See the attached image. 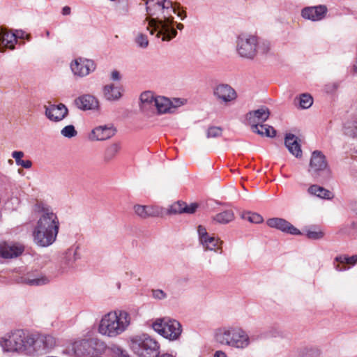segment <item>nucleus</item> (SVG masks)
I'll use <instances>...</instances> for the list:
<instances>
[{"label":"nucleus","mask_w":357,"mask_h":357,"mask_svg":"<svg viewBox=\"0 0 357 357\" xmlns=\"http://www.w3.org/2000/svg\"><path fill=\"white\" fill-rule=\"evenodd\" d=\"M146 10L151 17H146L147 29L150 34L155 33V37L162 41H169L176 37V30L174 27L173 14H176L182 20L186 13L179 10L176 3L170 0H146Z\"/></svg>","instance_id":"nucleus-1"},{"label":"nucleus","mask_w":357,"mask_h":357,"mask_svg":"<svg viewBox=\"0 0 357 357\" xmlns=\"http://www.w3.org/2000/svg\"><path fill=\"white\" fill-rule=\"evenodd\" d=\"M131 321L130 314L125 310L111 311L101 318L98 331L108 337H116L123 333Z\"/></svg>","instance_id":"nucleus-2"},{"label":"nucleus","mask_w":357,"mask_h":357,"mask_svg":"<svg viewBox=\"0 0 357 357\" xmlns=\"http://www.w3.org/2000/svg\"><path fill=\"white\" fill-rule=\"evenodd\" d=\"M214 339L216 342L235 348L245 349L251 343L249 335L241 327L227 325L222 326L215 329Z\"/></svg>","instance_id":"nucleus-3"},{"label":"nucleus","mask_w":357,"mask_h":357,"mask_svg":"<svg viewBox=\"0 0 357 357\" xmlns=\"http://www.w3.org/2000/svg\"><path fill=\"white\" fill-rule=\"evenodd\" d=\"M129 346L139 357H158L160 353L159 342L146 333L132 337Z\"/></svg>","instance_id":"nucleus-4"},{"label":"nucleus","mask_w":357,"mask_h":357,"mask_svg":"<svg viewBox=\"0 0 357 357\" xmlns=\"http://www.w3.org/2000/svg\"><path fill=\"white\" fill-rule=\"evenodd\" d=\"M30 334L23 330H16L0 340V346L4 351L17 352L29 356Z\"/></svg>","instance_id":"nucleus-5"},{"label":"nucleus","mask_w":357,"mask_h":357,"mask_svg":"<svg viewBox=\"0 0 357 357\" xmlns=\"http://www.w3.org/2000/svg\"><path fill=\"white\" fill-rule=\"evenodd\" d=\"M155 332L165 339L175 341L179 339L182 333V326L176 319L169 317L158 318L151 324Z\"/></svg>","instance_id":"nucleus-6"},{"label":"nucleus","mask_w":357,"mask_h":357,"mask_svg":"<svg viewBox=\"0 0 357 357\" xmlns=\"http://www.w3.org/2000/svg\"><path fill=\"white\" fill-rule=\"evenodd\" d=\"M56 345V340L49 334H30L29 356L49 353Z\"/></svg>","instance_id":"nucleus-7"},{"label":"nucleus","mask_w":357,"mask_h":357,"mask_svg":"<svg viewBox=\"0 0 357 357\" xmlns=\"http://www.w3.org/2000/svg\"><path fill=\"white\" fill-rule=\"evenodd\" d=\"M258 38L248 33L240 34L236 39V52L244 59H253L257 54Z\"/></svg>","instance_id":"nucleus-8"},{"label":"nucleus","mask_w":357,"mask_h":357,"mask_svg":"<svg viewBox=\"0 0 357 357\" xmlns=\"http://www.w3.org/2000/svg\"><path fill=\"white\" fill-rule=\"evenodd\" d=\"M102 342L98 339L82 340L72 344V351L77 357H82L91 354L98 353L104 348Z\"/></svg>","instance_id":"nucleus-9"},{"label":"nucleus","mask_w":357,"mask_h":357,"mask_svg":"<svg viewBox=\"0 0 357 357\" xmlns=\"http://www.w3.org/2000/svg\"><path fill=\"white\" fill-rule=\"evenodd\" d=\"M37 208L40 213V217L36 225L45 229L59 233L60 223L57 215L54 213L52 209L44 206L43 205L38 204L37 205Z\"/></svg>","instance_id":"nucleus-10"},{"label":"nucleus","mask_w":357,"mask_h":357,"mask_svg":"<svg viewBox=\"0 0 357 357\" xmlns=\"http://www.w3.org/2000/svg\"><path fill=\"white\" fill-rule=\"evenodd\" d=\"M184 100L181 98L169 99L165 96H156L154 108L158 114H172L175 112L176 109L183 105Z\"/></svg>","instance_id":"nucleus-11"},{"label":"nucleus","mask_w":357,"mask_h":357,"mask_svg":"<svg viewBox=\"0 0 357 357\" xmlns=\"http://www.w3.org/2000/svg\"><path fill=\"white\" fill-rule=\"evenodd\" d=\"M309 172L314 178H318L321 173L329 174L327 161L325 155L319 151H314L312 153L310 162Z\"/></svg>","instance_id":"nucleus-12"},{"label":"nucleus","mask_w":357,"mask_h":357,"mask_svg":"<svg viewBox=\"0 0 357 357\" xmlns=\"http://www.w3.org/2000/svg\"><path fill=\"white\" fill-rule=\"evenodd\" d=\"M58 233L40 226L36 225L33 231L34 243L40 247H48L52 245L57 237Z\"/></svg>","instance_id":"nucleus-13"},{"label":"nucleus","mask_w":357,"mask_h":357,"mask_svg":"<svg viewBox=\"0 0 357 357\" xmlns=\"http://www.w3.org/2000/svg\"><path fill=\"white\" fill-rule=\"evenodd\" d=\"M80 258L79 253V246L73 245L63 252L59 267L61 272H68L75 268V262Z\"/></svg>","instance_id":"nucleus-14"},{"label":"nucleus","mask_w":357,"mask_h":357,"mask_svg":"<svg viewBox=\"0 0 357 357\" xmlns=\"http://www.w3.org/2000/svg\"><path fill=\"white\" fill-rule=\"evenodd\" d=\"M70 68L75 75L84 77L95 70L96 65L92 60L79 58L71 63Z\"/></svg>","instance_id":"nucleus-15"},{"label":"nucleus","mask_w":357,"mask_h":357,"mask_svg":"<svg viewBox=\"0 0 357 357\" xmlns=\"http://www.w3.org/2000/svg\"><path fill=\"white\" fill-rule=\"evenodd\" d=\"M213 96L221 102L228 103L237 98L236 91L229 84H220L213 88Z\"/></svg>","instance_id":"nucleus-16"},{"label":"nucleus","mask_w":357,"mask_h":357,"mask_svg":"<svg viewBox=\"0 0 357 357\" xmlns=\"http://www.w3.org/2000/svg\"><path fill=\"white\" fill-rule=\"evenodd\" d=\"M45 114L51 121L58 122L66 118L68 114V109L65 105H50L45 106Z\"/></svg>","instance_id":"nucleus-17"},{"label":"nucleus","mask_w":357,"mask_h":357,"mask_svg":"<svg viewBox=\"0 0 357 357\" xmlns=\"http://www.w3.org/2000/svg\"><path fill=\"white\" fill-rule=\"evenodd\" d=\"M328 12V8L325 5L305 7L301 10V15L303 18L312 21H319L323 20Z\"/></svg>","instance_id":"nucleus-18"},{"label":"nucleus","mask_w":357,"mask_h":357,"mask_svg":"<svg viewBox=\"0 0 357 357\" xmlns=\"http://www.w3.org/2000/svg\"><path fill=\"white\" fill-rule=\"evenodd\" d=\"M266 224L271 228H275L292 235H300L301 234L297 228L283 218H270L266 221Z\"/></svg>","instance_id":"nucleus-19"},{"label":"nucleus","mask_w":357,"mask_h":357,"mask_svg":"<svg viewBox=\"0 0 357 357\" xmlns=\"http://www.w3.org/2000/svg\"><path fill=\"white\" fill-rule=\"evenodd\" d=\"M269 109L266 107L249 112L245 116L246 121L251 126L260 125L265 122L269 117Z\"/></svg>","instance_id":"nucleus-20"},{"label":"nucleus","mask_w":357,"mask_h":357,"mask_svg":"<svg viewBox=\"0 0 357 357\" xmlns=\"http://www.w3.org/2000/svg\"><path fill=\"white\" fill-rule=\"evenodd\" d=\"M75 104L77 108L82 110H96L99 109V101L90 94H84L75 100Z\"/></svg>","instance_id":"nucleus-21"},{"label":"nucleus","mask_w":357,"mask_h":357,"mask_svg":"<svg viewBox=\"0 0 357 357\" xmlns=\"http://www.w3.org/2000/svg\"><path fill=\"white\" fill-rule=\"evenodd\" d=\"M198 208L197 203H191L187 204L184 202L178 201L169 206L167 211V213L169 215H176L180 213H194Z\"/></svg>","instance_id":"nucleus-22"},{"label":"nucleus","mask_w":357,"mask_h":357,"mask_svg":"<svg viewBox=\"0 0 357 357\" xmlns=\"http://www.w3.org/2000/svg\"><path fill=\"white\" fill-rule=\"evenodd\" d=\"M103 97L105 100L111 102L119 100L123 94V89L120 85L109 84L102 88Z\"/></svg>","instance_id":"nucleus-23"},{"label":"nucleus","mask_w":357,"mask_h":357,"mask_svg":"<svg viewBox=\"0 0 357 357\" xmlns=\"http://www.w3.org/2000/svg\"><path fill=\"white\" fill-rule=\"evenodd\" d=\"M17 37L15 33H9L0 26V52H3L6 48L13 50Z\"/></svg>","instance_id":"nucleus-24"},{"label":"nucleus","mask_w":357,"mask_h":357,"mask_svg":"<svg viewBox=\"0 0 357 357\" xmlns=\"http://www.w3.org/2000/svg\"><path fill=\"white\" fill-rule=\"evenodd\" d=\"M116 130L112 126H100L91 132V138L96 140H106L114 135Z\"/></svg>","instance_id":"nucleus-25"},{"label":"nucleus","mask_w":357,"mask_h":357,"mask_svg":"<svg viewBox=\"0 0 357 357\" xmlns=\"http://www.w3.org/2000/svg\"><path fill=\"white\" fill-rule=\"evenodd\" d=\"M23 250V247L20 245L6 243L0 244V256L6 259L16 257L22 254Z\"/></svg>","instance_id":"nucleus-26"},{"label":"nucleus","mask_w":357,"mask_h":357,"mask_svg":"<svg viewBox=\"0 0 357 357\" xmlns=\"http://www.w3.org/2000/svg\"><path fill=\"white\" fill-rule=\"evenodd\" d=\"M284 144L292 155L296 158H301L302 156L301 145L296 135L291 133L287 134L285 137Z\"/></svg>","instance_id":"nucleus-27"},{"label":"nucleus","mask_w":357,"mask_h":357,"mask_svg":"<svg viewBox=\"0 0 357 357\" xmlns=\"http://www.w3.org/2000/svg\"><path fill=\"white\" fill-rule=\"evenodd\" d=\"M335 262H337V264L334 263V268L337 271H344L348 270L349 267H347L346 266L344 265H340V264H347L349 265L354 266L357 264V255H354L351 257H349L347 255H340L335 258Z\"/></svg>","instance_id":"nucleus-28"},{"label":"nucleus","mask_w":357,"mask_h":357,"mask_svg":"<svg viewBox=\"0 0 357 357\" xmlns=\"http://www.w3.org/2000/svg\"><path fill=\"white\" fill-rule=\"evenodd\" d=\"M156 96L151 91H144L140 95V108L142 110L152 109L155 106Z\"/></svg>","instance_id":"nucleus-29"},{"label":"nucleus","mask_w":357,"mask_h":357,"mask_svg":"<svg viewBox=\"0 0 357 357\" xmlns=\"http://www.w3.org/2000/svg\"><path fill=\"white\" fill-rule=\"evenodd\" d=\"M307 191L309 195L321 199H330L333 197V194L330 190L316 184L310 185Z\"/></svg>","instance_id":"nucleus-30"},{"label":"nucleus","mask_w":357,"mask_h":357,"mask_svg":"<svg viewBox=\"0 0 357 357\" xmlns=\"http://www.w3.org/2000/svg\"><path fill=\"white\" fill-rule=\"evenodd\" d=\"M199 242L205 250L216 252L221 249L220 244L222 243V241H220L218 238L210 235L204 237V238H202Z\"/></svg>","instance_id":"nucleus-31"},{"label":"nucleus","mask_w":357,"mask_h":357,"mask_svg":"<svg viewBox=\"0 0 357 357\" xmlns=\"http://www.w3.org/2000/svg\"><path fill=\"white\" fill-rule=\"evenodd\" d=\"M251 128L253 132L257 133L261 136L274 137L276 135L275 130L271 126L260 124L254 125V126Z\"/></svg>","instance_id":"nucleus-32"},{"label":"nucleus","mask_w":357,"mask_h":357,"mask_svg":"<svg viewBox=\"0 0 357 357\" xmlns=\"http://www.w3.org/2000/svg\"><path fill=\"white\" fill-rule=\"evenodd\" d=\"M234 218V212L231 210H226L216 214L213 220L219 224H227Z\"/></svg>","instance_id":"nucleus-33"},{"label":"nucleus","mask_w":357,"mask_h":357,"mask_svg":"<svg viewBox=\"0 0 357 357\" xmlns=\"http://www.w3.org/2000/svg\"><path fill=\"white\" fill-rule=\"evenodd\" d=\"M22 282L31 286H40L47 284L50 282V279L45 275H40L34 278L26 277L23 278Z\"/></svg>","instance_id":"nucleus-34"},{"label":"nucleus","mask_w":357,"mask_h":357,"mask_svg":"<svg viewBox=\"0 0 357 357\" xmlns=\"http://www.w3.org/2000/svg\"><path fill=\"white\" fill-rule=\"evenodd\" d=\"M344 132L347 135L357 137V117H353L344 123Z\"/></svg>","instance_id":"nucleus-35"},{"label":"nucleus","mask_w":357,"mask_h":357,"mask_svg":"<svg viewBox=\"0 0 357 357\" xmlns=\"http://www.w3.org/2000/svg\"><path fill=\"white\" fill-rule=\"evenodd\" d=\"M24 155V152L21 151H15L12 153V157L15 159L17 165L29 169L32 166V162L29 160H24L22 159Z\"/></svg>","instance_id":"nucleus-36"},{"label":"nucleus","mask_w":357,"mask_h":357,"mask_svg":"<svg viewBox=\"0 0 357 357\" xmlns=\"http://www.w3.org/2000/svg\"><path fill=\"white\" fill-rule=\"evenodd\" d=\"M121 149L119 143H114L108 146L105 151L104 158L106 161L112 160L115 158Z\"/></svg>","instance_id":"nucleus-37"},{"label":"nucleus","mask_w":357,"mask_h":357,"mask_svg":"<svg viewBox=\"0 0 357 357\" xmlns=\"http://www.w3.org/2000/svg\"><path fill=\"white\" fill-rule=\"evenodd\" d=\"M305 235L310 239L318 240L324 237V233L320 229L310 228L305 230Z\"/></svg>","instance_id":"nucleus-38"},{"label":"nucleus","mask_w":357,"mask_h":357,"mask_svg":"<svg viewBox=\"0 0 357 357\" xmlns=\"http://www.w3.org/2000/svg\"><path fill=\"white\" fill-rule=\"evenodd\" d=\"M163 208L155 206H146V218L159 217L163 214Z\"/></svg>","instance_id":"nucleus-39"},{"label":"nucleus","mask_w":357,"mask_h":357,"mask_svg":"<svg viewBox=\"0 0 357 357\" xmlns=\"http://www.w3.org/2000/svg\"><path fill=\"white\" fill-rule=\"evenodd\" d=\"M313 102L312 98L310 95L303 93L300 96V106L303 109L309 108Z\"/></svg>","instance_id":"nucleus-40"},{"label":"nucleus","mask_w":357,"mask_h":357,"mask_svg":"<svg viewBox=\"0 0 357 357\" xmlns=\"http://www.w3.org/2000/svg\"><path fill=\"white\" fill-rule=\"evenodd\" d=\"M61 134L67 138H71L77 135V132L73 125L65 126L61 130Z\"/></svg>","instance_id":"nucleus-41"},{"label":"nucleus","mask_w":357,"mask_h":357,"mask_svg":"<svg viewBox=\"0 0 357 357\" xmlns=\"http://www.w3.org/2000/svg\"><path fill=\"white\" fill-rule=\"evenodd\" d=\"M222 130L220 127L211 126L206 131L207 138H215L221 136Z\"/></svg>","instance_id":"nucleus-42"},{"label":"nucleus","mask_w":357,"mask_h":357,"mask_svg":"<svg viewBox=\"0 0 357 357\" xmlns=\"http://www.w3.org/2000/svg\"><path fill=\"white\" fill-rule=\"evenodd\" d=\"M271 50V44L268 41L263 40L261 42H259L258 40V45H257V53H261L263 54H266L269 52Z\"/></svg>","instance_id":"nucleus-43"},{"label":"nucleus","mask_w":357,"mask_h":357,"mask_svg":"<svg viewBox=\"0 0 357 357\" xmlns=\"http://www.w3.org/2000/svg\"><path fill=\"white\" fill-rule=\"evenodd\" d=\"M135 42L139 47L146 48L149 45V40L146 35L139 33L135 38Z\"/></svg>","instance_id":"nucleus-44"},{"label":"nucleus","mask_w":357,"mask_h":357,"mask_svg":"<svg viewBox=\"0 0 357 357\" xmlns=\"http://www.w3.org/2000/svg\"><path fill=\"white\" fill-rule=\"evenodd\" d=\"M134 211L139 217L146 219V206L137 204L134 206Z\"/></svg>","instance_id":"nucleus-45"},{"label":"nucleus","mask_w":357,"mask_h":357,"mask_svg":"<svg viewBox=\"0 0 357 357\" xmlns=\"http://www.w3.org/2000/svg\"><path fill=\"white\" fill-rule=\"evenodd\" d=\"M245 218L250 222L256 224L263 221V218L259 214L255 213H248Z\"/></svg>","instance_id":"nucleus-46"},{"label":"nucleus","mask_w":357,"mask_h":357,"mask_svg":"<svg viewBox=\"0 0 357 357\" xmlns=\"http://www.w3.org/2000/svg\"><path fill=\"white\" fill-rule=\"evenodd\" d=\"M151 296L157 300H164L167 298V294L162 289H152Z\"/></svg>","instance_id":"nucleus-47"},{"label":"nucleus","mask_w":357,"mask_h":357,"mask_svg":"<svg viewBox=\"0 0 357 357\" xmlns=\"http://www.w3.org/2000/svg\"><path fill=\"white\" fill-rule=\"evenodd\" d=\"M197 232H198L199 241L202 240V238H204V237H206L207 236L209 235L206 231V229L202 225L198 226Z\"/></svg>","instance_id":"nucleus-48"},{"label":"nucleus","mask_w":357,"mask_h":357,"mask_svg":"<svg viewBox=\"0 0 357 357\" xmlns=\"http://www.w3.org/2000/svg\"><path fill=\"white\" fill-rule=\"evenodd\" d=\"M116 354L118 356V357H131L130 355H129L127 351L120 348L117 349Z\"/></svg>","instance_id":"nucleus-49"},{"label":"nucleus","mask_w":357,"mask_h":357,"mask_svg":"<svg viewBox=\"0 0 357 357\" xmlns=\"http://www.w3.org/2000/svg\"><path fill=\"white\" fill-rule=\"evenodd\" d=\"M111 79L114 81H119L121 79V75L119 71L113 70L111 73Z\"/></svg>","instance_id":"nucleus-50"},{"label":"nucleus","mask_w":357,"mask_h":357,"mask_svg":"<svg viewBox=\"0 0 357 357\" xmlns=\"http://www.w3.org/2000/svg\"><path fill=\"white\" fill-rule=\"evenodd\" d=\"M70 13V8L69 6H64L62 9V14L63 15H68Z\"/></svg>","instance_id":"nucleus-51"},{"label":"nucleus","mask_w":357,"mask_h":357,"mask_svg":"<svg viewBox=\"0 0 357 357\" xmlns=\"http://www.w3.org/2000/svg\"><path fill=\"white\" fill-rule=\"evenodd\" d=\"M337 87V85L336 84H333L331 88L330 85L326 86V91L327 92H332L335 91Z\"/></svg>","instance_id":"nucleus-52"},{"label":"nucleus","mask_w":357,"mask_h":357,"mask_svg":"<svg viewBox=\"0 0 357 357\" xmlns=\"http://www.w3.org/2000/svg\"><path fill=\"white\" fill-rule=\"evenodd\" d=\"M214 357H227V356L225 352L222 351H217L214 354Z\"/></svg>","instance_id":"nucleus-53"},{"label":"nucleus","mask_w":357,"mask_h":357,"mask_svg":"<svg viewBox=\"0 0 357 357\" xmlns=\"http://www.w3.org/2000/svg\"><path fill=\"white\" fill-rule=\"evenodd\" d=\"M184 26L183 24L181 23H178L176 24V28L178 29V30H182L183 29Z\"/></svg>","instance_id":"nucleus-54"},{"label":"nucleus","mask_w":357,"mask_h":357,"mask_svg":"<svg viewBox=\"0 0 357 357\" xmlns=\"http://www.w3.org/2000/svg\"><path fill=\"white\" fill-rule=\"evenodd\" d=\"M128 11V7L127 6H124L123 8H122V12L121 13L122 14H126Z\"/></svg>","instance_id":"nucleus-55"},{"label":"nucleus","mask_w":357,"mask_h":357,"mask_svg":"<svg viewBox=\"0 0 357 357\" xmlns=\"http://www.w3.org/2000/svg\"><path fill=\"white\" fill-rule=\"evenodd\" d=\"M352 210L357 214V204H354L352 206Z\"/></svg>","instance_id":"nucleus-56"},{"label":"nucleus","mask_w":357,"mask_h":357,"mask_svg":"<svg viewBox=\"0 0 357 357\" xmlns=\"http://www.w3.org/2000/svg\"><path fill=\"white\" fill-rule=\"evenodd\" d=\"M160 357H174V356L169 354H162Z\"/></svg>","instance_id":"nucleus-57"},{"label":"nucleus","mask_w":357,"mask_h":357,"mask_svg":"<svg viewBox=\"0 0 357 357\" xmlns=\"http://www.w3.org/2000/svg\"><path fill=\"white\" fill-rule=\"evenodd\" d=\"M21 33H20V35H17V37H22V35H23V32L22 31H20Z\"/></svg>","instance_id":"nucleus-58"},{"label":"nucleus","mask_w":357,"mask_h":357,"mask_svg":"<svg viewBox=\"0 0 357 357\" xmlns=\"http://www.w3.org/2000/svg\"><path fill=\"white\" fill-rule=\"evenodd\" d=\"M46 36L48 37L50 36V31H46Z\"/></svg>","instance_id":"nucleus-59"}]
</instances>
